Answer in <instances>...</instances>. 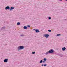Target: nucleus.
Wrapping results in <instances>:
<instances>
[{
	"label": "nucleus",
	"instance_id": "21",
	"mask_svg": "<svg viewBox=\"0 0 67 67\" xmlns=\"http://www.w3.org/2000/svg\"><path fill=\"white\" fill-rule=\"evenodd\" d=\"M48 32H51V30H48Z\"/></svg>",
	"mask_w": 67,
	"mask_h": 67
},
{
	"label": "nucleus",
	"instance_id": "6",
	"mask_svg": "<svg viewBox=\"0 0 67 67\" xmlns=\"http://www.w3.org/2000/svg\"><path fill=\"white\" fill-rule=\"evenodd\" d=\"M8 61V59H5L4 60V62L5 63H7Z\"/></svg>",
	"mask_w": 67,
	"mask_h": 67
},
{
	"label": "nucleus",
	"instance_id": "7",
	"mask_svg": "<svg viewBox=\"0 0 67 67\" xmlns=\"http://www.w3.org/2000/svg\"><path fill=\"white\" fill-rule=\"evenodd\" d=\"M14 7H11L10 8V11H12V10H13V9H14Z\"/></svg>",
	"mask_w": 67,
	"mask_h": 67
},
{
	"label": "nucleus",
	"instance_id": "9",
	"mask_svg": "<svg viewBox=\"0 0 67 67\" xmlns=\"http://www.w3.org/2000/svg\"><path fill=\"white\" fill-rule=\"evenodd\" d=\"M44 66V67H46V66H47V64H42L41 65V66Z\"/></svg>",
	"mask_w": 67,
	"mask_h": 67
},
{
	"label": "nucleus",
	"instance_id": "10",
	"mask_svg": "<svg viewBox=\"0 0 67 67\" xmlns=\"http://www.w3.org/2000/svg\"><path fill=\"white\" fill-rule=\"evenodd\" d=\"M23 29H27V27L26 26H24L23 27Z\"/></svg>",
	"mask_w": 67,
	"mask_h": 67
},
{
	"label": "nucleus",
	"instance_id": "2",
	"mask_svg": "<svg viewBox=\"0 0 67 67\" xmlns=\"http://www.w3.org/2000/svg\"><path fill=\"white\" fill-rule=\"evenodd\" d=\"M24 46H18L17 47V49L18 51H19V50H22V49H24Z\"/></svg>",
	"mask_w": 67,
	"mask_h": 67
},
{
	"label": "nucleus",
	"instance_id": "23",
	"mask_svg": "<svg viewBox=\"0 0 67 67\" xmlns=\"http://www.w3.org/2000/svg\"><path fill=\"white\" fill-rule=\"evenodd\" d=\"M57 55H59V56H60V54H58V53L57 54Z\"/></svg>",
	"mask_w": 67,
	"mask_h": 67
},
{
	"label": "nucleus",
	"instance_id": "16",
	"mask_svg": "<svg viewBox=\"0 0 67 67\" xmlns=\"http://www.w3.org/2000/svg\"><path fill=\"white\" fill-rule=\"evenodd\" d=\"M20 36H21V37H23V36H24V35H21Z\"/></svg>",
	"mask_w": 67,
	"mask_h": 67
},
{
	"label": "nucleus",
	"instance_id": "3",
	"mask_svg": "<svg viewBox=\"0 0 67 67\" xmlns=\"http://www.w3.org/2000/svg\"><path fill=\"white\" fill-rule=\"evenodd\" d=\"M44 36L46 38H48V37L49 36V35L48 34H44Z\"/></svg>",
	"mask_w": 67,
	"mask_h": 67
},
{
	"label": "nucleus",
	"instance_id": "26",
	"mask_svg": "<svg viewBox=\"0 0 67 67\" xmlns=\"http://www.w3.org/2000/svg\"><path fill=\"white\" fill-rule=\"evenodd\" d=\"M67 20V19H65V20Z\"/></svg>",
	"mask_w": 67,
	"mask_h": 67
},
{
	"label": "nucleus",
	"instance_id": "17",
	"mask_svg": "<svg viewBox=\"0 0 67 67\" xmlns=\"http://www.w3.org/2000/svg\"><path fill=\"white\" fill-rule=\"evenodd\" d=\"M35 51L32 52V54H35Z\"/></svg>",
	"mask_w": 67,
	"mask_h": 67
},
{
	"label": "nucleus",
	"instance_id": "4",
	"mask_svg": "<svg viewBox=\"0 0 67 67\" xmlns=\"http://www.w3.org/2000/svg\"><path fill=\"white\" fill-rule=\"evenodd\" d=\"M34 31H35L36 33H38L40 32V31H39V30L38 29H34Z\"/></svg>",
	"mask_w": 67,
	"mask_h": 67
},
{
	"label": "nucleus",
	"instance_id": "12",
	"mask_svg": "<svg viewBox=\"0 0 67 67\" xmlns=\"http://www.w3.org/2000/svg\"><path fill=\"white\" fill-rule=\"evenodd\" d=\"M17 25H20V22H18L17 23Z\"/></svg>",
	"mask_w": 67,
	"mask_h": 67
},
{
	"label": "nucleus",
	"instance_id": "14",
	"mask_svg": "<svg viewBox=\"0 0 67 67\" xmlns=\"http://www.w3.org/2000/svg\"><path fill=\"white\" fill-rule=\"evenodd\" d=\"M43 60H44V61H46V60H47V59L46 58H44Z\"/></svg>",
	"mask_w": 67,
	"mask_h": 67
},
{
	"label": "nucleus",
	"instance_id": "1",
	"mask_svg": "<svg viewBox=\"0 0 67 67\" xmlns=\"http://www.w3.org/2000/svg\"><path fill=\"white\" fill-rule=\"evenodd\" d=\"M54 52H55V51L53 49H51L49 51L46 52L45 53V54L47 55H48L49 54H52V53H54Z\"/></svg>",
	"mask_w": 67,
	"mask_h": 67
},
{
	"label": "nucleus",
	"instance_id": "19",
	"mask_svg": "<svg viewBox=\"0 0 67 67\" xmlns=\"http://www.w3.org/2000/svg\"><path fill=\"white\" fill-rule=\"evenodd\" d=\"M30 26H31L30 25H28L27 26V27H29V28H30Z\"/></svg>",
	"mask_w": 67,
	"mask_h": 67
},
{
	"label": "nucleus",
	"instance_id": "24",
	"mask_svg": "<svg viewBox=\"0 0 67 67\" xmlns=\"http://www.w3.org/2000/svg\"><path fill=\"white\" fill-rule=\"evenodd\" d=\"M59 0V1H62V0Z\"/></svg>",
	"mask_w": 67,
	"mask_h": 67
},
{
	"label": "nucleus",
	"instance_id": "22",
	"mask_svg": "<svg viewBox=\"0 0 67 67\" xmlns=\"http://www.w3.org/2000/svg\"><path fill=\"white\" fill-rule=\"evenodd\" d=\"M42 62L43 63H45V61L43 60V61Z\"/></svg>",
	"mask_w": 67,
	"mask_h": 67
},
{
	"label": "nucleus",
	"instance_id": "8",
	"mask_svg": "<svg viewBox=\"0 0 67 67\" xmlns=\"http://www.w3.org/2000/svg\"><path fill=\"white\" fill-rule=\"evenodd\" d=\"M66 48L65 47H64L62 48V49L63 51H64L65 50H66Z\"/></svg>",
	"mask_w": 67,
	"mask_h": 67
},
{
	"label": "nucleus",
	"instance_id": "20",
	"mask_svg": "<svg viewBox=\"0 0 67 67\" xmlns=\"http://www.w3.org/2000/svg\"><path fill=\"white\" fill-rule=\"evenodd\" d=\"M60 56H61V57H63V55L62 54H60Z\"/></svg>",
	"mask_w": 67,
	"mask_h": 67
},
{
	"label": "nucleus",
	"instance_id": "15",
	"mask_svg": "<svg viewBox=\"0 0 67 67\" xmlns=\"http://www.w3.org/2000/svg\"><path fill=\"white\" fill-rule=\"evenodd\" d=\"M43 63V61L42 60H41L40 62V63Z\"/></svg>",
	"mask_w": 67,
	"mask_h": 67
},
{
	"label": "nucleus",
	"instance_id": "18",
	"mask_svg": "<svg viewBox=\"0 0 67 67\" xmlns=\"http://www.w3.org/2000/svg\"><path fill=\"white\" fill-rule=\"evenodd\" d=\"M49 20H51V17H48Z\"/></svg>",
	"mask_w": 67,
	"mask_h": 67
},
{
	"label": "nucleus",
	"instance_id": "5",
	"mask_svg": "<svg viewBox=\"0 0 67 67\" xmlns=\"http://www.w3.org/2000/svg\"><path fill=\"white\" fill-rule=\"evenodd\" d=\"M5 9L6 10H10V8L9 6H7L5 8Z\"/></svg>",
	"mask_w": 67,
	"mask_h": 67
},
{
	"label": "nucleus",
	"instance_id": "13",
	"mask_svg": "<svg viewBox=\"0 0 67 67\" xmlns=\"http://www.w3.org/2000/svg\"><path fill=\"white\" fill-rule=\"evenodd\" d=\"M61 34H57V36H60L61 35Z\"/></svg>",
	"mask_w": 67,
	"mask_h": 67
},
{
	"label": "nucleus",
	"instance_id": "25",
	"mask_svg": "<svg viewBox=\"0 0 67 67\" xmlns=\"http://www.w3.org/2000/svg\"><path fill=\"white\" fill-rule=\"evenodd\" d=\"M65 1H67V0H65Z\"/></svg>",
	"mask_w": 67,
	"mask_h": 67
},
{
	"label": "nucleus",
	"instance_id": "11",
	"mask_svg": "<svg viewBox=\"0 0 67 67\" xmlns=\"http://www.w3.org/2000/svg\"><path fill=\"white\" fill-rule=\"evenodd\" d=\"M5 27H3L1 29V30H3L4 29H5Z\"/></svg>",
	"mask_w": 67,
	"mask_h": 67
}]
</instances>
